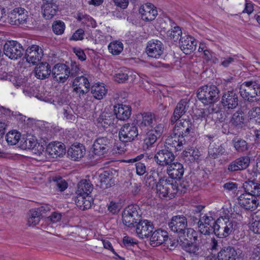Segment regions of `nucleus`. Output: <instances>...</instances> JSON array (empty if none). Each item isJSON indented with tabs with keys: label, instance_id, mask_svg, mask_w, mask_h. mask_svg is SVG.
<instances>
[{
	"label": "nucleus",
	"instance_id": "2f4dec72",
	"mask_svg": "<svg viewBox=\"0 0 260 260\" xmlns=\"http://www.w3.org/2000/svg\"><path fill=\"white\" fill-rule=\"evenodd\" d=\"M47 208V210L44 207H41L37 210H30L28 213L27 225L35 226L38 224L41 218L42 213L49 210V208Z\"/></svg>",
	"mask_w": 260,
	"mask_h": 260
},
{
	"label": "nucleus",
	"instance_id": "603ef678",
	"mask_svg": "<svg viewBox=\"0 0 260 260\" xmlns=\"http://www.w3.org/2000/svg\"><path fill=\"white\" fill-rule=\"evenodd\" d=\"M21 134L17 131L9 132L6 136V140L11 145H16L20 140Z\"/></svg>",
	"mask_w": 260,
	"mask_h": 260
},
{
	"label": "nucleus",
	"instance_id": "774afa93",
	"mask_svg": "<svg viewBox=\"0 0 260 260\" xmlns=\"http://www.w3.org/2000/svg\"><path fill=\"white\" fill-rule=\"evenodd\" d=\"M251 230L255 234H260V218L257 217L251 224Z\"/></svg>",
	"mask_w": 260,
	"mask_h": 260
},
{
	"label": "nucleus",
	"instance_id": "c03bdc74",
	"mask_svg": "<svg viewBox=\"0 0 260 260\" xmlns=\"http://www.w3.org/2000/svg\"><path fill=\"white\" fill-rule=\"evenodd\" d=\"M91 92L97 100H101L106 95L107 89L103 84H95L91 87Z\"/></svg>",
	"mask_w": 260,
	"mask_h": 260
},
{
	"label": "nucleus",
	"instance_id": "1a4fd4ad",
	"mask_svg": "<svg viewBox=\"0 0 260 260\" xmlns=\"http://www.w3.org/2000/svg\"><path fill=\"white\" fill-rule=\"evenodd\" d=\"M120 141L123 143L132 142L138 136V127L134 123H126L122 125L119 132Z\"/></svg>",
	"mask_w": 260,
	"mask_h": 260
},
{
	"label": "nucleus",
	"instance_id": "a18cd8bd",
	"mask_svg": "<svg viewBox=\"0 0 260 260\" xmlns=\"http://www.w3.org/2000/svg\"><path fill=\"white\" fill-rule=\"evenodd\" d=\"M99 121L103 126L107 127L109 126L115 125L117 120L114 114L106 113L99 118Z\"/></svg>",
	"mask_w": 260,
	"mask_h": 260
},
{
	"label": "nucleus",
	"instance_id": "cd10ccee",
	"mask_svg": "<svg viewBox=\"0 0 260 260\" xmlns=\"http://www.w3.org/2000/svg\"><path fill=\"white\" fill-rule=\"evenodd\" d=\"M20 147L23 149H31L34 153L40 155L44 150L43 146L38 143L36 140L32 137L26 138L21 141Z\"/></svg>",
	"mask_w": 260,
	"mask_h": 260
},
{
	"label": "nucleus",
	"instance_id": "423d86ee",
	"mask_svg": "<svg viewBox=\"0 0 260 260\" xmlns=\"http://www.w3.org/2000/svg\"><path fill=\"white\" fill-rule=\"evenodd\" d=\"M235 222L226 217H220L216 220L214 233L219 238L228 237L234 230Z\"/></svg>",
	"mask_w": 260,
	"mask_h": 260
},
{
	"label": "nucleus",
	"instance_id": "f3484780",
	"mask_svg": "<svg viewBox=\"0 0 260 260\" xmlns=\"http://www.w3.org/2000/svg\"><path fill=\"white\" fill-rule=\"evenodd\" d=\"M221 104L228 109H234L238 105L239 98L236 91L230 90L223 93L221 98Z\"/></svg>",
	"mask_w": 260,
	"mask_h": 260
},
{
	"label": "nucleus",
	"instance_id": "49530a36",
	"mask_svg": "<svg viewBox=\"0 0 260 260\" xmlns=\"http://www.w3.org/2000/svg\"><path fill=\"white\" fill-rule=\"evenodd\" d=\"M245 118L242 111H237L235 112L231 119V124L237 128H242L244 124Z\"/></svg>",
	"mask_w": 260,
	"mask_h": 260
},
{
	"label": "nucleus",
	"instance_id": "a19ab883",
	"mask_svg": "<svg viewBox=\"0 0 260 260\" xmlns=\"http://www.w3.org/2000/svg\"><path fill=\"white\" fill-rule=\"evenodd\" d=\"M93 189V185L89 180H82L77 186V196L89 195Z\"/></svg>",
	"mask_w": 260,
	"mask_h": 260
},
{
	"label": "nucleus",
	"instance_id": "8fccbe9b",
	"mask_svg": "<svg viewBox=\"0 0 260 260\" xmlns=\"http://www.w3.org/2000/svg\"><path fill=\"white\" fill-rule=\"evenodd\" d=\"M182 30L181 28L178 26H175L167 32V36L168 38L174 42L180 41V39L182 36Z\"/></svg>",
	"mask_w": 260,
	"mask_h": 260
},
{
	"label": "nucleus",
	"instance_id": "de8ad7c7",
	"mask_svg": "<svg viewBox=\"0 0 260 260\" xmlns=\"http://www.w3.org/2000/svg\"><path fill=\"white\" fill-rule=\"evenodd\" d=\"M232 143L234 147L238 152H245L248 149V143L247 142L240 138L235 137L232 140Z\"/></svg>",
	"mask_w": 260,
	"mask_h": 260
},
{
	"label": "nucleus",
	"instance_id": "3c124183",
	"mask_svg": "<svg viewBox=\"0 0 260 260\" xmlns=\"http://www.w3.org/2000/svg\"><path fill=\"white\" fill-rule=\"evenodd\" d=\"M123 49V45L120 41H114L108 45L109 52L114 55L119 54Z\"/></svg>",
	"mask_w": 260,
	"mask_h": 260
},
{
	"label": "nucleus",
	"instance_id": "0eeeda50",
	"mask_svg": "<svg viewBox=\"0 0 260 260\" xmlns=\"http://www.w3.org/2000/svg\"><path fill=\"white\" fill-rule=\"evenodd\" d=\"M24 49L22 45L16 41H7L4 46V53L10 59H18L23 55Z\"/></svg>",
	"mask_w": 260,
	"mask_h": 260
},
{
	"label": "nucleus",
	"instance_id": "2eb2a0df",
	"mask_svg": "<svg viewBox=\"0 0 260 260\" xmlns=\"http://www.w3.org/2000/svg\"><path fill=\"white\" fill-rule=\"evenodd\" d=\"M112 146L111 140L107 137L98 138L93 145V152L98 156L104 155L107 153Z\"/></svg>",
	"mask_w": 260,
	"mask_h": 260
},
{
	"label": "nucleus",
	"instance_id": "4468645a",
	"mask_svg": "<svg viewBox=\"0 0 260 260\" xmlns=\"http://www.w3.org/2000/svg\"><path fill=\"white\" fill-rule=\"evenodd\" d=\"M164 47L158 40H152L147 43L146 52L150 57L159 58L163 54Z\"/></svg>",
	"mask_w": 260,
	"mask_h": 260
},
{
	"label": "nucleus",
	"instance_id": "f8f14e48",
	"mask_svg": "<svg viewBox=\"0 0 260 260\" xmlns=\"http://www.w3.org/2000/svg\"><path fill=\"white\" fill-rule=\"evenodd\" d=\"M154 158L157 164H165L169 166L175 160V156L171 148L165 145L164 148L156 152Z\"/></svg>",
	"mask_w": 260,
	"mask_h": 260
},
{
	"label": "nucleus",
	"instance_id": "6e6d98bb",
	"mask_svg": "<svg viewBox=\"0 0 260 260\" xmlns=\"http://www.w3.org/2000/svg\"><path fill=\"white\" fill-rule=\"evenodd\" d=\"M128 73L129 72L126 69L119 71L114 75V80L119 83H125L128 79Z\"/></svg>",
	"mask_w": 260,
	"mask_h": 260
},
{
	"label": "nucleus",
	"instance_id": "dca6fc26",
	"mask_svg": "<svg viewBox=\"0 0 260 260\" xmlns=\"http://www.w3.org/2000/svg\"><path fill=\"white\" fill-rule=\"evenodd\" d=\"M216 221L211 216L204 215L200 217L198 221L200 232L204 235H209L214 231V225Z\"/></svg>",
	"mask_w": 260,
	"mask_h": 260
},
{
	"label": "nucleus",
	"instance_id": "72a5a7b5",
	"mask_svg": "<svg viewBox=\"0 0 260 260\" xmlns=\"http://www.w3.org/2000/svg\"><path fill=\"white\" fill-rule=\"evenodd\" d=\"M114 115L117 119L125 120L128 119L131 115V108L129 106L117 104L114 106Z\"/></svg>",
	"mask_w": 260,
	"mask_h": 260
},
{
	"label": "nucleus",
	"instance_id": "58836bf2",
	"mask_svg": "<svg viewBox=\"0 0 260 260\" xmlns=\"http://www.w3.org/2000/svg\"><path fill=\"white\" fill-rule=\"evenodd\" d=\"M75 202L76 205L83 210L90 208L93 204L92 198L89 195L77 196Z\"/></svg>",
	"mask_w": 260,
	"mask_h": 260
},
{
	"label": "nucleus",
	"instance_id": "5fc2aeb1",
	"mask_svg": "<svg viewBox=\"0 0 260 260\" xmlns=\"http://www.w3.org/2000/svg\"><path fill=\"white\" fill-rule=\"evenodd\" d=\"M158 138L152 133V132L148 131L144 140L143 148L148 149L149 147H151Z\"/></svg>",
	"mask_w": 260,
	"mask_h": 260
},
{
	"label": "nucleus",
	"instance_id": "393cba45",
	"mask_svg": "<svg viewBox=\"0 0 260 260\" xmlns=\"http://www.w3.org/2000/svg\"><path fill=\"white\" fill-rule=\"evenodd\" d=\"M42 50L37 45H32L28 48L25 53V58L29 63L35 64L42 58Z\"/></svg>",
	"mask_w": 260,
	"mask_h": 260
},
{
	"label": "nucleus",
	"instance_id": "e2e57ef3",
	"mask_svg": "<svg viewBox=\"0 0 260 260\" xmlns=\"http://www.w3.org/2000/svg\"><path fill=\"white\" fill-rule=\"evenodd\" d=\"M85 35V31L81 28L77 29L70 38V40L81 41L83 40Z\"/></svg>",
	"mask_w": 260,
	"mask_h": 260
},
{
	"label": "nucleus",
	"instance_id": "f257e3e1",
	"mask_svg": "<svg viewBox=\"0 0 260 260\" xmlns=\"http://www.w3.org/2000/svg\"><path fill=\"white\" fill-rule=\"evenodd\" d=\"M239 93L244 100L250 102L257 101L260 98V84L255 81H245L240 85Z\"/></svg>",
	"mask_w": 260,
	"mask_h": 260
},
{
	"label": "nucleus",
	"instance_id": "473e14b6",
	"mask_svg": "<svg viewBox=\"0 0 260 260\" xmlns=\"http://www.w3.org/2000/svg\"><path fill=\"white\" fill-rule=\"evenodd\" d=\"M184 169L182 164L172 163L167 167V174L172 179H180L184 174Z\"/></svg>",
	"mask_w": 260,
	"mask_h": 260
},
{
	"label": "nucleus",
	"instance_id": "052dcab7",
	"mask_svg": "<svg viewBox=\"0 0 260 260\" xmlns=\"http://www.w3.org/2000/svg\"><path fill=\"white\" fill-rule=\"evenodd\" d=\"M187 237L190 239V242L196 243L198 241L199 236L198 233L191 228H187L186 230Z\"/></svg>",
	"mask_w": 260,
	"mask_h": 260
},
{
	"label": "nucleus",
	"instance_id": "4c0bfd02",
	"mask_svg": "<svg viewBox=\"0 0 260 260\" xmlns=\"http://www.w3.org/2000/svg\"><path fill=\"white\" fill-rule=\"evenodd\" d=\"M189 142L186 141L183 137L178 136V138H173L172 137L168 138L165 141V145L170 148H174L177 151L181 150L183 148V146L188 143Z\"/></svg>",
	"mask_w": 260,
	"mask_h": 260
},
{
	"label": "nucleus",
	"instance_id": "bb28decb",
	"mask_svg": "<svg viewBox=\"0 0 260 260\" xmlns=\"http://www.w3.org/2000/svg\"><path fill=\"white\" fill-rule=\"evenodd\" d=\"M46 152L52 158L62 156L66 153L65 145L60 142L50 143L47 146Z\"/></svg>",
	"mask_w": 260,
	"mask_h": 260
},
{
	"label": "nucleus",
	"instance_id": "79ce46f5",
	"mask_svg": "<svg viewBox=\"0 0 260 260\" xmlns=\"http://www.w3.org/2000/svg\"><path fill=\"white\" fill-rule=\"evenodd\" d=\"M157 168L156 170H153L152 172V178H153V183H152V187L156 184V178L158 177V179L161 178H167L166 176H165V173H167V167L168 165L165 164H157Z\"/></svg>",
	"mask_w": 260,
	"mask_h": 260
},
{
	"label": "nucleus",
	"instance_id": "09e8293b",
	"mask_svg": "<svg viewBox=\"0 0 260 260\" xmlns=\"http://www.w3.org/2000/svg\"><path fill=\"white\" fill-rule=\"evenodd\" d=\"M216 103V102L206 103L205 105H207L208 106L206 108L202 109L201 111V114L200 115V116L202 117L205 118L207 117L209 114L217 113L219 111V109L218 107V104Z\"/></svg>",
	"mask_w": 260,
	"mask_h": 260
},
{
	"label": "nucleus",
	"instance_id": "ea45409f",
	"mask_svg": "<svg viewBox=\"0 0 260 260\" xmlns=\"http://www.w3.org/2000/svg\"><path fill=\"white\" fill-rule=\"evenodd\" d=\"M243 187L245 193H248L255 197L260 196V184L257 183L253 181H247L243 183Z\"/></svg>",
	"mask_w": 260,
	"mask_h": 260
},
{
	"label": "nucleus",
	"instance_id": "69168bd1",
	"mask_svg": "<svg viewBox=\"0 0 260 260\" xmlns=\"http://www.w3.org/2000/svg\"><path fill=\"white\" fill-rule=\"evenodd\" d=\"M136 173L139 176L144 175L146 172V168L144 164L137 162L135 164Z\"/></svg>",
	"mask_w": 260,
	"mask_h": 260
},
{
	"label": "nucleus",
	"instance_id": "9b49d317",
	"mask_svg": "<svg viewBox=\"0 0 260 260\" xmlns=\"http://www.w3.org/2000/svg\"><path fill=\"white\" fill-rule=\"evenodd\" d=\"M168 226L172 232L184 235L187 226V218L183 215L174 216L169 222Z\"/></svg>",
	"mask_w": 260,
	"mask_h": 260
},
{
	"label": "nucleus",
	"instance_id": "e433bc0d",
	"mask_svg": "<svg viewBox=\"0 0 260 260\" xmlns=\"http://www.w3.org/2000/svg\"><path fill=\"white\" fill-rule=\"evenodd\" d=\"M42 9L43 11V16L46 19H51L54 16L58 10V5L56 2H47L44 3Z\"/></svg>",
	"mask_w": 260,
	"mask_h": 260
},
{
	"label": "nucleus",
	"instance_id": "37998d69",
	"mask_svg": "<svg viewBox=\"0 0 260 260\" xmlns=\"http://www.w3.org/2000/svg\"><path fill=\"white\" fill-rule=\"evenodd\" d=\"M182 156L185 161L189 164L199 159L200 154L198 150L189 148L182 152Z\"/></svg>",
	"mask_w": 260,
	"mask_h": 260
},
{
	"label": "nucleus",
	"instance_id": "6e6552de",
	"mask_svg": "<svg viewBox=\"0 0 260 260\" xmlns=\"http://www.w3.org/2000/svg\"><path fill=\"white\" fill-rule=\"evenodd\" d=\"M175 135L183 137L190 142L192 133H193V124L190 119H182L175 126Z\"/></svg>",
	"mask_w": 260,
	"mask_h": 260
},
{
	"label": "nucleus",
	"instance_id": "4d7b16f0",
	"mask_svg": "<svg viewBox=\"0 0 260 260\" xmlns=\"http://www.w3.org/2000/svg\"><path fill=\"white\" fill-rule=\"evenodd\" d=\"M112 178V174L110 171H105L103 173L101 174L99 177V180L100 181L101 184L99 185L101 187H104L105 185L106 187L109 183Z\"/></svg>",
	"mask_w": 260,
	"mask_h": 260
},
{
	"label": "nucleus",
	"instance_id": "f03ea898",
	"mask_svg": "<svg viewBox=\"0 0 260 260\" xmlns=\"http://www.w3.org/2000/svg\"><path fill=\"white\" fill-rule=\"evenodd\" d=\"M79 69L77 67L75 69L70 70L66 64L63 63L56 64L52 70L53 79L60 83H64L68 78H74L77 75Z\"/></svg>",
	"mask_w": 260,
	"mask_h": 260
},
{
	"label": "nucleus",
	"instance_id": "c85d7f7f",
	"mask_svg": "<svg viewBox=\"0 0 260 260\" xmlns=\"http://www.w3.org/2000/svg\"><path fill=\"white\" fill-rule=\"evenodd\" d=\"M225 150L223 146L220 144L218 140H212L208 146V156L216 159L224 154Z\"/></svg>",
	"mask_w": 260,
	"mask_h": 260
},
{
	"label": "nucleus",
	"instance_id": "864d4df0",
	"mask_svg": "<svg viewBox=\"0 0 260 260\" xmlns=\"http://www.w3.org/2000/svg\"><path fill=\"white\" fill-rule=\"evenodd\" d=\"M247 115L250 122L260 123V107H253Z\"/></svg>",
	"mask_w": 260,
	"mask_h": 260
},
{
	"label": "nucleus",
	"instance_id": "680f3d73",
	"mask_svg": "<svg viewBox=\"0 0 260 260\" xmlns=\"http://www.w3.org/2000/svg\"><path fill=\"white\" fill-rule=\"evenodd\" d=\"M123 243L124 246L129 249H132L137 242L134 241V239L128 236H124L123 238Z\"/></svg>",
	"mask_w": 260,
	"mask_h": 260
},
{
	"label": "nucleus",
	"instance_id": "f704fd0d",
	"mask_svg": "<svg viewBox=\"0 0 260 260\" xmlns=\"http://www.w3.org/2000/svg\"><path fill=\"white\" fill-rule=\"evenodd\" d=\"M52 72L50 66L47 62L39 63L35 69V76L39 79H45Z\"/></svg>",
	"mask_w": 260,
	"mask_h": 260
},
{
	"label": "nucleus",
	"instance_id": "4be33fe9",
	"mask_svg": "<svg viewBox=\"0 0 260 260\" xmlns=\"http://www.w3.org/2000/svg\"><path fill=\"white\" fill-rule=\"evenodd\" d=\"M179 46L181 50L185 54H190L196 50L197 42L192 36L185 35L180 38Z\"/></svg>",
	"mask_w": 260,
	"mask_h": 260
},
{
	"label": "nucleus",
	"instance_id": "9d476101",
	"mask_svg": "<svg viewBox=\"0 0 260 260\" xmlns=\"http://www.w3.org/2000/svg\"><path fill=\"white\" fill-rule=\"evenodd\" d=\"M28 17V12L24 8L17 7L8 13V21L12 25L24 24L26 23Z\"/></svg>",
	"mask_w": 260,
	"mask_h": 260
},
{
	"label": "nucleus",
	"instance_id": "39448f33",
	"mask_svg": "<svg viewBox=\"0 0 260 260\" xmlns=\"http://www.w3.org/2000/svg\"><path fill=\"white\" fill-rule=\"evenodd\" d=\"M219 93V90L215 85H204L198 89L197 97L205 105L206 103L217 102Z\"/></svg>",
	"mask_w": 260,
	"mask_h": 260
},
{
	"label": "nucleus",
	"instance_id": "aec40b11",
	"mask_svg": "<svg viewBox=\"0 0 260 260\" xmlns=\"http://www.w3.org/2000/svg\"><path fill=\"white\" fill-rule=\"evenodd\" d=\"M249 157L241 156L232 161L228 166L227 170L229 172L234 173L246 169L250 164Z\"/></svg>",
	"mask_w": 260,
	"mask_h": 260
},
{
	"label": "nucleus",
	"instance_id": "a211bd4d",
	"mask_svg": "<svg viewBox=\"0 0 260 260\" xmlns=\"http://www.w3.org/2000/svg\"><path fill=\"white\" fill-rule=\"evenodd\" d=\"M72 83L73 91L78 93L80 96L89 92L90 83L86 77L83 76L76 77Z\"/></svg>",
	"mask_w": 260,
	"mask_h": 260
},
{
	"label": "nucleus",
	"instance_id": "338daca9",
	"mask_svg": "<svg viewBox=\"0 0 260 260\" xmlns=\"http://www.w3.org/2000/svg\"><path fill=\"white\" fill-rule=\"evenodd\" d=\"M155 125L156 126L154 128L150 130V131L152 132V133L159 138L164 132V126L161 123L156 124Z\"/></svg>",
	"mask_w": 260,
	"mask_h": 260
},
{
	"label": "nucleus",
	"instance_id": "a878e982",
	"mask_svg": "<svg viewBox=\"0 0 260 260\" xmlns=\"http://www.w3.org/2000/svg\"><path fill=\"white\" fill-rule=\"evenodd\" d=\"M180 242L181 248L190 256L198 257L202 255V248L196 243L190 242L187 239H185L184 241L181 240Z\"/></svg>",
	"mask_w": 260,
	"mask_h": 260
},
{
	"label": "nucleus",
	"instance_id": "c9c22d12",
	"mask_svg": "<svg viewBox=\"0 0 260 260\" xmlns=\"http://www.w3.org/2000/svg\"><path fill=\"white\" fill-rule=\"evenodd\" d=\"M85 153V149L81 144L72 145L68 149V154L74 160L81 158Z\"/></svg>",
	"mask_w": 260,
	"mask_h": 260
},
{
	"label": "nucleus",
	"instance_id": "0e129e2a",
	"mask_svg": "<svg viewBox=\"0 0 260 260\" xmlns=\"http://www.w3.org/2000/svg\"><path fill=\"white\" fill-rule=\"evenodd\" d=\"M56 181V185L60 191L64 190L68 186V183L60 177H56V179L55 180Z\"/></svg>",
	"mask_w": 260,
	"mask_h": 260
},
{
	"label": "nucleus",
	"instance_id": "5701e85b",
	"mask_svg": "<svg viewBox=\"0 0 260 260\" xmlns=\"http://www.w3.org/2000/svg\"><path fill=\"white\" fill-rule=\"evenodd\" d=\"M153 230L154 226L151 221L140 220L137 224L136 233L140 238L143 239L150 236Z\"/></svg>",
	"mask_w": 260,
	"mask_h": 260
},
{
	"label": "nucleus",
	"instance_id": "20e7f679",
	"mask_svg": "<svg viewBox=\"0 0 260 260\" xmlns=\"http://www.w3.org/2000/svg\"><path fill=\"white\" fill-rule=\"evenodd\" d=\"M141 219L140 210L137 205H130L125 208L122 213V222L128 227L135 226V224L138 223Z\"/></svg>",
	"mask_w": 260,
	"mask_h": 260
},
{
	"label": "nucleus",
	"instance_id": "7ed1b4c3",
	"mask_svg": "<svg viewBox=\"0 0 260 260\" xmlns=\"http://www.w3.org/2000/svg\"><path fill=\"white\" fill-rule=\"evenodd\" d=\"M154 185H156L157 193L160 198L169 197L171 199L177 192V187L172 179H159Z\"/></svg>",
	"mask_w": 260,
	"mask_h": 260
},
{
	"label": "nucleus",
	"instance_id": "b1692460",
	"mask_svg": "<svg viewBox=\"0 0 260 260\" xmlns=\"http://www.w3.org/2000/svg\"><path fill=\"white\" fill-rule=\"evenodd\" d=\"M139 13L142 19L145 21L153 20L157 15V11L155 7L151 3H146L141 6L139 9Z\"/></svg>",
	"mask_w": 260,
	"mask_h": 260
},
{
	"label": "nucleus",
	"instance_id": "ddd939ff",
	"mask_svg": "<svg viewBox=\"0 0 260 260\" xmlns=\"http://www.w3.org/2000/svg\"><path fill=\"white\" fill-rule=\"evenodd\" d=\"M238 202L240 206L246 210L254 211L259 205L257 197L248 193L241 194L238 198Z\"/></svg>",
	"mask_w": 260,
	"mask_h": 260
},
{
	"label": "nucleus",
	"instance_id": "13d9d810",
	"mask_svg": "<svg viewBox=\"0 0 260 260\" xmlns=\"http://www.w3.org/2000/svg\"><path fill=\"white\" fill-rule=\"evenodd\" d=\"M53 31L57 35H62L65 29V24L63 22L58 20L54 21L52 25Z\"/></svg>",
	"mask_w": 260,
	"mask_h": 260
},
{
	"label": "nucleus",
	"instance_id": "412c9836",
	"mask_svg": "<svg viewBox=\"0 0 260 260\" xmlns=\"http://www.w3.org/2000/svg\"><path fill=\"white\" fill-rule=\"evenodd\" d=\"M189 101L187 99L181 100L176 105L171 118V123H175L187 111L189 107Z\"/></svg>",
	"mask_w": 260,
	"mask_h": 260
},
{
	"label": "nucleus",
	"instance_id": "c756f323",
	"mask_svg": "<svg viewBox=\"0 0 260 260\" xmlns=\"http://www.w3.org/2000/svg\"><path fill=\"white\" fill-rule=\"evenodd\" d=\"M217 260H239L238 253L236 249L232 246L222 248L218 253Z\"/></svg>",
	"mask_w": 260,
	"mask_h": 260
},
{
	"label": "nucleus",
	"instance_id": "7c9ffc66",
	"mask_svg": "<svg viewBox=\"0 0 260 260\" xmlns=\"http://www.w3.org/2000/svg\"><path fill=\"white\" fill-rule=\"evenodd\" d=\"M150 236V244L153 247L159 246L168 241V233L165 231L156 230Z\"/></svg>",
	"mask_w": 260,
	"mask_h": 260
},
{
	"label": "nucleus",
	"instance_id": "bf43d9fd",
	"mask_svg": "<svg viewBox=\"0 0 260 260\" xmlns=\"http://www.w3.org/2000/svg\"><path fill=\"white\" fill-rule=\"evenodd\" d=\"M238 62V59L237 55L229 56L221 58L220 65L224 68H228Z\"/></svg>",
	"mask_w": 260,
	"mask_h": 260
},
{
	"label": "nucleus",
	"instance_id": "6ab92c4d",
	"mask_svg": "<svg viewBox=\"0 0 260 260\" xmlns=\"http://www.w3.org/2000/svg\"><path fill=\"white\" fill-rule=\"evenodd\" d=\"M137 124L141 128L152 127L157 124L156 115L151 112H144L137 116Z\"/></svg>",
	"mask_w": 260,
	"mask_h": 260
}]
</instances>
